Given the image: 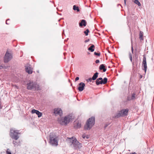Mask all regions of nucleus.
I'll return each instance as SVG.
<instances>
[{
	"instance_id": "f704fd0d",
	"label": "nucleus",
	"mask_w": 154,
	"mask_h": 154,
	"mask_svg": "<svg viewBox=\"0 0 154 154\" xmlns=\"http://www.w3.org/2000/svg\"><path fill=\"white\" fill-rule=\"evenodd\" d=\"M89 39H88L85 40V43H87V42H89Z\"/></svg>"
},
{
	"instance_id": "f3484780",
	"label": "nucleus",
	"mask_w": 154,
	"mask_h": 154,
	"mask_svg": "<svg viewBox=\"0 0 154 154\" xmlns=\"http://www.w3.org/2000/svg\"><path fill=\"white\" fill-rule=\"evenodd\" d=\"M98 74L99 73L97 72H96L94 74L92 78V80H95L98 77Z\"/></svg>"
},
{
	"instance_id": "aec40b11",
	"label": "nucleus",
	"mask_w": 154,
	"mask_h": 154,
	"mask_svg": "<svg viewBox=\"0 0 154 154\" xmlns=\"http://www.w3.org/2000/svg\"><path fill=\"white\" fill-rule=\"evenodd\" d=\"M12 143L15 146H18L20 145V141H16L14 140L13 141Z\"/></svg>"
},
{
	"instance_id": "4468645a",
	"label": "nucleus",
	"mask_w": 154,
	"mask_h": 154,
	"mask_svg": "<svg viewBox=\"0 0 154 154\" xmlns=\"http://www.w3.org/2000/svg\"><path fill=\"white\" fill-rule=\"evenodd\" d=\"M79 86L78 88V89L80 91H82L84 89L85 85L84 83L81 82L79 84Z\"/></svg>"
},
{
	"instance_id": "423d86ee",
	"label": "nucleus",
	"mask_w": 154,
	"mask_h": 154,
	"mask_svg": "<svg viewBox=\"0 0 154 154\" xmlns=\"http://www.w3.org/2000/svg\"><path fill=\"white\" fill-rule=\"evenodd\" d=\"M128 109H122L118 113H117L115 116V118H118L121 117H124L128 115Z\"/></svg>"
},
{
	"instance_id": "72a5a7b5",
	"label": "nucleus",
	"mask_w": 154,
	"mask_h": 154,
	"mask_svg": "<svg viewBox=\"0 0 154 154\" xmlns=\"http://www.w3.org/2000/svg\"><path fill=\"white\" fill-rule=\"evenodd\" d=\"M79 79V77H76L75 79V81H76L78 80Z\"/></svg>"
},
{
	"instance_id": "39448f33",
	"label": "nucleus",
	"mask_w": 154,
	"mask_h": 154,
	"mask_svg": "<svg viewBox=\"0 0 154 154\" xmlns=\"http://www.w3.org/2000/svg\"><path fill=\"white\" fill-rule=\"evenodd\" d=\"M20 134L19 131L16 130L15 128H11L10 130V135L11 137L15 140H17L19 137L18 134Z\"/></svg>"
},
{
	"instance_id": "7ed1b4c3",
	"label": "nucleus",
	"mask_w": 154,
	"mask_h": 154,
	"mask_svg": "<svg viewBox=\"0 0 154 154\" xmlns=\"http://www.w3.org/2000/svg\"><path fill=\"white\" fill-rule=\"evenodd\" d=\"M95 124V118L92 117L87 121L86 125H84V129L85 130L90 129Z\"/></svg>"
},
{
	"instance_id": "393cba45",
	"label": "nucleus",
	"mask_w": 154,
	"mask_h": 154,
	"mask_svg": "<svg viewBox=\"0 0 154 154\" xmlns=\"http://www.w3.org/2000/svg\"><path fill=\"white\" fill-rule=\"evenodd\" d=\"M89 31L88 29H87L84 32V33L85 34V35L86 36H87L88 35V33L89 32Z\"/></svg>"
},
{
	"instance_id": "20e7f679",
	"label": "nucleus",
	"mask_w": 154,
	"mask_h": 154,
	"mask_svg": "<svg viewBox=\"0 0 154 154\" xmlns=\"http://www.w3.org/2000/svg\"><path fill=\"white\" fill-rule=\"evenodd\" d=\"M57 138V137L54 133H51L49 136V143L53 146H57L58 141Z\"/></svg>"
},
{
	"instance_id": "2eb2a0df",
	"label": "nucleus",
	"mask_w": 154,
	"mask_h": 154,
	"mask_svg": "<svg viewBox=\"0 0 154 154\" xmlns=\"http://www.w3.org/2000/svg\"><path fill=\"white\" fill-rule=\"evenodd\" d=\"M79 26L80 27H82V26H85L86 25V21L85 20H82L79 23Z\"/></svg>"
},
{
	"instance_id": "7c9ffc66",
	"label": "nucleus",
	"mask_w": 154,
	"mask_h": 154,
	"mask_svg": "<svg viewBox=\"0 0 154 154\" xmlns=\"http://www.w3.org/2000/svg\"><path fill=\"white\" fill-rule=\"evenodd\" d=\"M109 124V123H106L105 124V126H104L105 128H106Z\"/></svg>"
},
{
	"instance_id": "c756f323",
	"label": "nucleus",
	"mask_w": 154,
	"mask_h": 154,
	"mask_svg": "<svg viewBox=\"0 0 154 154\" xmlns=\"http://www.w3.org/2000/svg\"><path fill=\"white\" fill-rule=\"evenodd\" d=\"M92 80V78H90L86 80V81L88 82H91Z\"/></svg>"
},
{
	"instance_id": "a211bd4d",
	"label": "nucleus",
	"mask_w": 154,
	"mask_h": 154,
	"mask_svg": "<svg viewBox=\"0 0 154 154\" xmlns=\"http://www.w3.org/2000/svg\"><path fill=\"white\" fill-rule=\"evenodd\" d=\"M94 45H92L91 46L88 48V50L91 52H92L94 51Z\"/></svg>"
},
{
	"instance_id": "4be33fe9",
	"label": "nucleus",
	"mask_w": 154,
	"mask_h": 154,
	"mask_svg": "<svg viewBox=\"0 0 154 154\" xmlns=\"http://www.w3.org/2000/svg\"><path fill=\"white\" fill-rule=\"evenodd\" d=\"M143 32L142 31H140L139 33V38L141 40H143Z\"/></svg>"
},
{
	"instance_id": "6e6552de",
	"label": "nucleus",
	"mask_w": 154,
	"mask_h": 154,
	"mask_svg": "<svg viewBox=\"0 0 154 154\" xmlns=\"http://www.w3.org/2000/svg\"><path fill=\"white\" fill-rule=\"evenodd\" d=\"M107 82V79L105 77L103 79L102 78H99L97 79L96 81V84L98 85L100 84H105Z\"/></svg>"
},
{
	"instance_id": "6ab92c4d",
	"label": "nucleus",
	"mask_w": 154,
	"mask_h": 154,
	"mask_svg": "<svg viewBox=\"0 0 154 154\" xmlns=\"http://www.w3.org/2000/svg\"><path fill=\"white\" fill-rule=\"evenodd\" d=\"M81 127V124L79 122L76 123V125H74V127L76 128H79Z\"/></svg>"
},
{
	"instance_id": "4c0bfd02",
	"label": "nucleus",
	"mask_w": 154,
	"mask_h": 154,
	"mask_svg": "<svg viewBox=\"0 0 154 154\" xmlns=\"http://www.w3.org/2000/svg\"><path fill=\"white\" fill-rule=\"evenodd\" d=\"M3 65H0V69L3 68Z\"/></svg>"
},
{
	"instance_id": "ea45409f",
	"label": "nucleus",
	"mask_w": 154,
	"mask_h": 154,
	"mask_svg": "<svg viewBox=\"0 0 154 154\" xmlns=\"http://www.w3.org/2000/svg\"><path fill=\"white\" fill-rule=\"evenodd\" d=\"M142 78V75H140V79H141V78Z\"/></svg>"
},
{
	"instance_id": "58836bf2",
	"label": "nucleus",
	"mask_w": 154,
	"mask_h": 154,
	"mask_svg": "<svg viewBox=\"0 0 154 154\" xmlns=\"http://www.w3.org/2000/svg\"><path fill=\"white\" fill-rule=\"evenodd\" d=\"M124 2L125 5L126 4V0H124Z\"/></svg>"
},
{
	"instance_id": "c9c22d12",
	"label": "nucleus",
	"mask_w": 154,
	"mask_h": 154,
	"mask_svg": "<svg viewBox=\"0 0 154 154\" xmlns=\"http://www.w3.org/2000/svg\"><path fill=\"white\" fill-rule=\"evenodd\" d=\"M9 20V19H7L6 21V24H9V23H8V22H7L8 21V20Z\"/></svg>"
},
{
	"instance_id": "a878e982",
	"label": "nucleus",
	"mask_w": 154,
	"mask_h": 154,
	"mask_svg": "<svg viewBox=\"0 0 154 154\" xmlns=\"http://www.w3.org/2000/svg\"><path fill=\"white\" fill-rule=\"evenodd\" d=\"M135 94L134 93L131 96V99L134 100L135 98Z\"/></svg>"
},
{
	"instance_id": "473e14b6",
	"label": "nucleus",
	"mask_w": 154,
	"mask_h": 154,
	"mask_svg": "<svg viewBox=\"0 0 154 154\" xmlns=\"http://www.w3.org/2000/svg\"><path fill=\"white\" fill-rule=\"evenodd\" d=\"M100 62V60H97L95 61V63H98Z\"/></svg>"
},
{
	"instance_id": "ddd939ff",
	"label": "nucleus",
	"mask_w": 154,
	"mask_h": 154,
	"mask_svg": "<svg viewBox=\"0 0 154 154\" xmlns=\"http://www.w3.org/2000/svg\"><path fill=\"white\" fill-rule=\"evenodd\" d=\"M32 113V114L35 113L36 114L38 117H40L42 116V112H40L39 111L35 110V109H33L31 111Z\"/></svg>"
},
{
	"instance_id": "cd10ccee",
	"label": "nucleus",
	"mask_w": 154,
	"mask_h": 154,
	"mask_svg": "<svg viewBox=\"0 0 154 154\" xmlns=\"http://www.w3.org/2000/svg\"><path fill=\"white\" fill-rule=\"evenodd\" d=\"M94 54L95 55L99 56H100V52L99 53H97V52H94Z\"/></svg>"
},
{
	"instance_id": "412c9836",
	"label": "nucleus",
	"mask_w": 154,
	"mask_h": 154,
	"mask_svg": "<svg viewBox=\"0 0 154 154\" xmlns=\"http://www.w3.org/2000/svg\"><path fill=\"white\" fill-rule=\"evenodd\" d=\"M73 9L74 11H76L77 12H79L80 10L78 7L76 6L75 5H74L73 6Z\"/></svg>"
},
{
	"instance_id": "f257e3e1",
	"label": "nucleus",
	"mask_w": 154,
	"mask_h": 154,
	"mask_svg": "<svg viewBox=\"0 0 154 154\" xmlns=\"http://www.w3.org/2000/svg\"><path fill=\"white\" fill-rule=\"evenodd\" d=\"M39 85L36 82L29 80L26 84V88L29 90L35 91L39 89Z\"/></svg>"
},
{
	"instance_id": "9b49d317",
	"label": "nucleus",
	"mask_w": 154,
	"mask_h": 154,
	"mask_svg": "<svg viewBox=\"0 0 154 154\" xmlns=\"http://www.w3.org/2000/svg\"><path fill=\"white\" fill-rule=\"evenodd\" d=\"M25 69L26 72L29 74H31L32 72V69L30 67L29 64H27L25 66Z\"/></svg>"
},
{
	"instance_id": "9d476101",
	"label": "nucleus",
	"mask_w": 154,
	"mask_h": 154,
	"mask_svg": "<svg viewBox=\"0 0 154 154\" xmlns=\"http://www.w3.org/2000/svg\"><path fill=\"white\" fill-rule=\"evenodd\" d=\"M142 65L144 67V68L143 69L144 70L145 73H146L147 70V67L146 65V57L144 55L143 56Z\"/></svg>"
},
{
	"instance_id": "a19ab883",
	"label": "nucleus",
	"mask_w": 154,
	"mask_h": 154,
	"mask_svg": "<svg viewBox=\"0 0 154 154\" xmlns=\"http://www.w3.org/2000/svg\"><path fill=\"white\" fill-rule=\"evenodd\" d=\"M132 65H134V62H132Z\"/></svg>"
},
{
	"instance_id": "c85d7f7f",
	"label": "nucleus",
	"mask_w": 154,
	"mask_h": 154,
	"mask_svg": "<svg viewBox=\"0 0 154 154\" xmlns=\"http://www.w3.org/2000/svg\"><path fill=\"white\" fill-rule=\"evenodd\" d=\"M82 137L84 138V139H85V138H86V139H88V136H85V134H83L82 135Z\"/></svg>"
},
{
	"instance_id": "1a4fd4ad",
	"label": "nucleus",
	"mask_w": 154,
	"mask_h": 154,
	"mask_svg": "<svg viewBox=\"0 0 154 154\" xmlns=\"http://www.w3.org/2000/svg\"><path fill=\"white\" fill-rule=\"evenodd\" d=\"M72 115L69 114L64 117V119L62 121V122L63 123L64 122L65 125H66L72 120Z\"/></svg>"
},
{
	"instance_id": "5701e85b",
	"label": "nucleus",
	"mask_w": 154,
	"mask_h": 154,
	"mask_svg": "<svg viewBox=\"0 0 154 154\" xmlns=\"http://www.w3.org/2000/svg\"><path fill=\"white\" fill-rule=\"evenodd\" d=\"M134 3L139 6H140L141 5L140 2L138 0H135L134 1Z\"/></svg>"
},
{
	"instance_id": "0eeeda50",
	"label": "nucleus",
	"mask_w": 154,
	"mask_h": 154,
	"mask_svg": "<svg viewBox=\"0 0 154 154\" xmlns=\"http://www.w3.org/2000/svg\"><path fill=\"white\" fill-rule=\"evenodd\" d=\"M12 58V55L11 53L7 51L4 57V62L5 63H8Z\"/></svg>"
},
{
	"instance_id": "dca6fc26",
	"label": "nucleus",
	"mask_w": 154,
	"mask_h": 154,
	"mask_svg": "<svg viewBox=\"0 0 154 154\" xmlns=\"http://www.w3.org/2000/svg\"><path fill=\"white\" fill-rule=\"evenodd\" d=\"M99 69L100 70H103V72H105L106 70V69L105 68V66L104 64H102L99 66Z\"/></svg>"
},
{
	"instance_id": "b1692460",
	"label": "nucleus",
	"mask_w": 154,
	"mask_h": 154,
	"mask_svg": "<svg viewBox=\"0 0 154 154\" xmlns=\"http://www.w3.org/2000/svg\"><path fill=\"white\" fill-rule=\"evenodd\" d=\"M129 58L131 62H132V54L130 52H129Z\"/></svg>"
},
{
	"instance_id": "2f4dec72",
	"label": "nucleus",
	"mask_w": 154,
	"mask_h": 154,
	"mask_svg": "<svg viewBox=\"0 0 154 154\" xmlns=\"http://www.w3.org/2000/svg\"><path fill=\"white\" fill-rule=\"evenodd\" d=\"M131 50L132 53H133V51H134V49H133V47L132 45H131Z\"/></svg>"
},
{
	"instance_id": "bb28decb",
	"label": "nucleus",
	"mask_w": 154,
	"mask_h": 154,
	"mask_svg": "<svg viewBox=\"0 0 154 154\" xmlns=\"http://www.w3.org/2000/svg\"><path fill=\"white\" fill-rule=\"evenodd\" d=\"M7 154H11L10 150L9 149H8L6 151Z\"/></svg>"
},
{
	"instance_id": "f8f14e48",
	"label": "nucleus",
	"mask_w": 154,
	"mask_h": 154,
	"mask_svg": "<svg viewBox=\"0 0 154 154\" xmlns=\"http://www.w3.org/2000/svg\"><path fill=\"white\" fill-rule=\"evenodd\" d=\"M54 113L55 114L58 115L60 116H61L62 114V111L60 108H55L54 109Z\"/></svg>"
},
{
	"instance_id": "e433bc0d",
	"label": "nucleus",
	"mask_w": 154,
	"mask_h": 154,
	"mask_svg": "<svg viewBox=\"0 0 154 154\" xmlns=\"http://www.w3.org/2000/svg\"><path fill=\"white\" fill-rule=\"evenodd\" d=\"M3 68L6 69L7 68V66H3Z\"/></svg>"
},
{
	"instance_id": "f03ea898",
	"label": "nucleus",
	"mask_w": 154,
	"mask_h": 154,
	"mask_svg": "<svg viewBox=\"0 0 154 154\" xmlns=\"http://www.w3.org/2000/svg\"><path fill=\"white\" fill-rule=\"evenodd\" d=\"M68 140L71 143L70 145H73V147L75 149H80L82 147V145L75 138L73 137L68 138Z\"/></svg>"
}]
</instances>
